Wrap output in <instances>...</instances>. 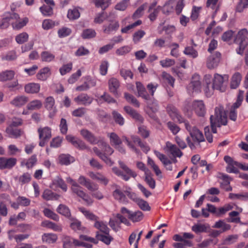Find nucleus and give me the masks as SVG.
I'll return each instance as SVG.
<instances>
[{
    "instance_id": "nucleus-1",
    "label": "nucleus",
    "mask_w": 248,
    "mask_h": 248,
    "mask_svg": "<svg viewBox=\"0 0 248 248\" xmlns=\"http://www.w3.org/2000/svg\"><path fill=\"white\" fill-rule=\"evenodd\" d=\"M211 126L214 133L217 132V127H220L221 125L227 124V117L226 111L222 105H218L215 108V114L210 118Z\"/></svg>"
},
{
    "instance_id": "nucleus-54",
    "label": "nucleus",
    "mask_w": 248,
    "mask_h": 248,
    "mask_svg": "<svg viewBox=\"0 0 248 248\" xmlns=\"http://www.w3.org/2000/svg\"><path fill=\"white\" fill-rule=\"evenodd\" d=\"M120 75L125 80L128 79V78L130 79H132L133 78V74L129 69L121 68L120 70Z\"/></svg>"
},
{
    "instance_id": "nucleus-42",
    "label": "nucleus",
    "mask_w": 248,
    "mask_h": 248,
    "mask_svg": "<svg viewBox=\"0 0 248 248\" xmlns=\"http://www.w3.org/2000/svg\"><path fill=\"white\" fill-rule=\"evenodd\" d=\"M241 80V76L239 73L234 74L232 78L230 86L232 89H236Z\"/></svg>"
},
{
    "instance_id": "nucleus-52",
    "label": "nucleus",
    "mask_w": 248,
    "mask_h": 248,
    "mask_svg": "<svg viewBox=\"0 0 248 248\" xmlns=\"http://www.w3.org/2000/svg\"><path fill=\"white\" fill-rule=\"evenodd\" d=\"M112 114L113 118L116 124H119L121 126L124 124V119L121 115V114L115 110L113 111Z\"/></svg>"
},
{
    "instance_id": "nucleus-7",
    "label": "nucleus",
    "mask_w": 248,
    "mask_h": 248,
    "mask_svg": "<svg viewBox=\"0 0 248 248\" xmlns=\"http://www.w3.org/2000/svg\"><path fill=\"white\" fill-rule=\"evenodd\" d=\"M225 78L228 79L227 77H223L218 74H215L212 84L211 85L212 94L214 90H219L221 92L224 91L225 88L224 83Z\"/></svg>"
},
{
    "instance_id": "nucleus-62",
    "label": "nucleus",
    "mask_w": 248,
    "mask_h": 248,
    "mask_svg": "<svg viewBox=\"0 0 248 248\" xmlns=\"http://www.w3.org/2000/svg\"><path fill=\"white\" fill-rule=\"evenodd\" d=\"M108 17L107 14L104 12L96 15L94 19V22L97 24H101L103 23Z\"/></svg>"
},
{
    "instance_id": "nucleus-15",
    "label": "nucleus",
    "mask_w": 248,
    "mask_h": 248,
    "mask_svg": "<svg viewBox=\"0 0 248 248\" xmlns=\"http://www.w3.org/2000/svg\"><path fill=\"white\" fill-rule=\"evenodd\" d=\"M44 106L45 108L49 111V117H53L57 112L54 98L52 96L46 97L44 102Z\"/></svg>"
},
{
    "instance_id": "nucleus-63",
    "label": "nucleus",
    "mask_w": 248,
    "mask_h": 248,
    "mask_svg": "<svg viewBox=\"0 0 248 248\" xmlns=\"http://www.w3.org/2000/svg\"><path fill=\"white\" fill-rule=\"evenodd\" d=\"M162 77L164 82L168 83L171 86L173 87L174 79L172 77L167 73L163 72L162 74Z\"/></svg>"
},
{
    "instance_id": "nucleus-46",
    "label": "nucleus",
    "mask_w": 248,
    "mask_h": 248,
    "mask_svg": "<svg viewBox=\"0 0 248 248\" xmlns=\"http://www.w3.org/2000/svg\"><path fill=\"white\" fill-rule=\"evenodd\" d=\"M41 60L43 62H50L52 61L55 56L49 51H43L41 54Z\"/></svg>"
},
{
    "instance_id": "nucleus-10",
    "label": "nucleus",
    "mask_w": 248,
    "mask_h": 248,
    "mask_svg": "<svg viewBox=\"0 0 248 248\" xmlns=\"http://www.w3.org/2000/svg\"><path fill=\"white\" fill-rule=\"evenodd\" d=\"M201 88L202 86L200 76L198 75H193L191 81L187 87V90L189 93H198L201 91Z\"/></svg>"
},
{
    "instance_id": "nucleus-50",
    "label": "nucleus",
    "mask_w": 248,
    "mask_h": 248,
    "mask_svg": "<svg viewBox=\"0 0 248 248\" xmlns=\"http://www.w3.org/2000/svg\"><path fill=\"white\" fill-rule=\"evenodd\" d=\"M57 211L59 214L67 217H69L71 215L70 210L68 207L63 204H60L58 207Z\"/></svg>"
},
{
    "instance_id": "nucleus-56",
    "label": "nucleus",
    "mask_w": 248,
    "mask_h": 248,
    "mask_svg": "<svg viewBox=\"0 0 248 248\" xmlns=\"http://www.w3.org/2000/svg\"><path fill=\"white\" fill-rule=\"evenodd\" d=\"M136 203L139 207L143 211H150L151 207L149 205L148 202L142 199H139L136 200Z\"/></svg>"
},
{
    "instance_id": "nucleus-60",
    "label": "nucleus",
    "mask_w": 248,
    "mask_h": 248,
    "mask_svg": "<svg viewBox=\"0 0 248 248\" xmlns=\"http://www.w3.org/2000/svg\"><path fill=\"white\" fill-rule=\"evenodd\" d=\"M43 213L46 217L50 218L55 221H58L59 219L58 216L48 208L44 209Z\"/></svg>"
},
{
    "instance_id": "nucleus-58",
    "label": "nucleus",
    "mask_w": 248,
    "mask_h": 248,
    "mask_svg": "<svg viewBox=\"0 0 248 248\" xmlns=\"http://www.w3.org/2000/svg\"><path fill=\"white\" fill-rule=\"evenodd\" d=\"M96 32L93 29H86L83 31L82 37L84 39H89L95 37Z\"/></svg>"
},
{
    "instance_id": "nucleus-30",
    "label": "nucleus",
    "mask_w": 248,
    "mask_h": 248,
    "mask_svg": "<svg viewBox=\"0 0 248 248\" xmlns=\"http://www.w3.org/2000/svg\"><path fill=\"white\" fill-rule=\"evenodd\" d=\"M136 87L139 96H141L145 100H149L150 96L147 93L143 85L140 82H136Z\"/></svg>"
},
{
    "instance_id": "nucleus-20",
    "label": "nucleus",
    "mask_w": 248,
    "mask_h": 248,
    "mask_svg": "<svg viewBox=\"0 0 248 248\" xmlns=\"http://www.w3.org/2000/svg\"><path fill=\"white\" fill-rule=\"evenodd\" d=\"M93 100V98L86 93H81L74 98V101L78 104L84 106L91 104Z\"/></svg>"
},
{
    "instance_id": "nucleus-6",
    "label": "nucleus",
    "mask_w": 248,
    "mask_h": 248,
    "mask_svg": "<svg viewBox=\"0 0 248 248\" xmlns=\"http://www.w3.org/2000/svg\"><path fill=\"white\" fill-rule=\"evenodd\" d=\"M221 60V54L218 51L211 53L206 59V64L208 69L212 70L218 66Z\"/></svg>"
},
{
    "instance_id": "nucleus-64",
    "label": "nucleus",
    "mask_w": 248,
    "mask_h": 248,
    "mask_svg": "<svg viewBox=\"0 0 248 248\" xmlns=\"http://www.w3.org/2000/svg\"><path fill=\"white\" fill-rule=\"evenodd\" d=\"M248 7V0H240L236 10L238 12H241L243 10Z\"/></svg>"
},
{
    "instance_id": "nucleus-61",
    "label": "nucleus",
    "mask_w": 248,
    "mask_h": 248,
    "mask_svg": "<svg viewBox=\"0 0 248 248\" xmlns=\"http://www.w3.org/2000/svg\"><path fill=\"white\" fill-rule=\"evenodd\" d=\"M145 32L143 30H138L133 35V41L135 43L140 42V40L145 35Z\"/></svg>"
},
{
    "instance_id": "nucleus-44",
    "label": "nucleus",
    "mask_w": 248,
    "mask_h": 248,
    "mask_svg": "<svg viewBox=\"0 0 248 248\" xmlns=\"http://www.w3.org/2000/svg\"><path fill=\"white\" fill-rule=\"evenodd\" d=\"M79 210L83 213L87 218L92 221H94L95 222L98 220V217L90 211H88L83 207L79 208Z\"/></svg>"
},
{
    "instance_id": "nucleus-16",
    "label": "nucleus",
    "mask_w": 248,
    "mask_h": 248,
    "mask_svg": "<svg viewBox=\"0 0 248 248\" xmlns=\"http://www.w3.org/2000/svg\"><path fill=\"white\" fill-rule=\"evenodd\" d=\"M17 159L16 158L5 157H0V169H11L16 164Z\"/></svg>"
},
{
    "instance_id": "nucleus-35",
    "label": "nucleus",
    "mask_w": 248,
    "mask_h": 248,
    "mask_svg": "<svg viewBox=\"0 0 248 248\" xmlns=\"http://www.w3.org/2000/svg\"><path fill=\"white\" fill-rule=\"evenodd\" d=\"M109 138L110 143L113 146L116 147L120 145L122 143V140L119 136L115 133H111L108 134Z\"/></svg>"
},
{
    "instance_id": "nucleus-36",
    "label": "nucleus",
    "mask_w": 248,
    "mask_h": 248,
    "mask_svg": "<svg viewBox=\"0 0 248 248\" xmlns=\"http://www.w3.org/2000/svg\"><path fill=\"white\" fill-rule=\"evenodd\" d=\"M62 241L63 248H70L73 245L76 246V243L75 241H78V240L66 235L63 236Z\"/></svg>"
},
{
    "instance_id": "nucleus-14",
    "label": "nucleus",
    "mask_w": 248,
    "mask_h": 248,
    "mask_svg": "<svg viewBox=\"0 0 248 248\" xmlns=\"http://www.w3.org/2000/svg\"><path fill=\"white\" fill-rule=\"evenodd\" d=\"M192 109L196 114L200 117H203L206 113L205 105L202 100H195L192 104Z\"/></svg>"
},
{
    "instance_id": "nucleus-48",
    "label": "nucleus",
    "mask_w": 248,
    "mask_h": 248,
    "mask_svg": "<svg viewBox=\"0 0 248 248\" xmlns=\"http://www.w3.org/2000/svg\"><path fill=\"white\" fill-rule=\"evenodd\" d=\"M229 198L232 200L237 199L241 201H248V192L241 194L230 193Z\"/></svg>"
},
{
    "instance_id": "nucleus-59",
    "label": "nucleus",
    "mask_w": 248,
    "mask_h": 248,
    "mask_svg": "<svg viewBox=\"0 0 248 248\" xmlns=\"http://www.w3.org/2000/svg\"><path fill=\"white\" fill-rule=\"evenodd\" d=\"M29 38V35L26 32H22L16 37V42L19 44L27 42Z\"/></svg>"
},
{
    "instance_id": "nucleus-21",
    "label": "nucleus",
    "mask_w": 248,
    "mask_h": 248,
    "mask_svg": "<svg viewBox=\"0 0 248 248\" xmlns=\"http://www.w3.org/2000/svg\"><path fill=\"white\" fill-rule=\"evenodd\" d=\"M80 134L88 142L92 144H98L100 139H98L89 130L83 129L80 130Z\"/></svg>"
},
{
    "instance_id": "nucleus-45",
    "label": "nucleus",
    "mask_w": 248,
    "mask_h": 248,
    "mask_svg": "<svg viewBox=\"0 0 248 248\" xmlns=\"http://www.w3.org/2000/svg\"><path fill=\"white\" fill-rule=\"evenodd\" d=\"M124 97L126 100L129 103L132 104L135 107L139 108L140 107V103L137 100V99L132 95L127 93H124Z\"/></svg>"
},
{
    "instance_id": "nucleus-57",
    "label": "nucleus",
    "mask_w": 248,
    "mask_h": 248,
    "mask_svg": "<svg viewBox=\"0 0 248 248\" xmlns=\"http://www.w3.org/2000/svg\"><path fill=\"white\" fill-rule=\"evenodd\" d=\"M42 14L46 16H50L53 14L52 6L43 5L40 8Z\"/></svg>"
},
{
    "instance_id": "nucleus-4",
    "label": "nucleus",
    "mask_w": 248,
    "mask_h": 248,
    "mask_svg": "<svg viewBox=\"0 0 248 248\" xmlns=\"http://www.w3.org/2000/svg\"><path fill=\"white\" fill-rule=\"evenodd\" d=\"M248 31L244 28L238 31L235 39V42L239 45V49H237V53L242 55L244 50L248 45Z\"/></svg>"
},
{
    "instance_id": "nucleus-55",
    "label": "nucleus",
    "mask_w": 248,
    "mask_h": 248,
    "mask_svg": "<svg viewBox=\"0 0 248 248\" xmlns=\"http://www.w3.org/2000/svg\"><path fill=\"white\" fill-rule=\"evenodd\" d=\"M155 153L165 167L171 164V162L164 155L157 151H155Z\"/></svg>"
},
{
    "instance_id": "nucleus-43",
    "label": "nucleus",
    "mask_w": 248,
    "mask_h": 248,
    "mask_svg": "<svg viewBox=\"0 0 248 248\" xmlns=\"http://www.w3.org/2000/svg\"><path fill=\"white\" fill-rule=\"evenodd\" d=\"M143 218V214L140 211H137L135 212H132L130 215L129 219L132 221L133 222H139L141 221Z\"/></svg>"
},
{
    "instance_id": "nucleus-12",
    "label": "nucleus",
    "mask_w": 248,
    "mask_h": 248,
    "mask_svg": "<svg viewBox=\"0 0 248 248\" xmlns=\"http://www.w3.org/2000/svg\"><path fill=\"white\" fill-rule=\"evenodd\" d=\"M66 139L76 148L79 150H90L85 143L82 140L71 135H67Z\"/></svg>"
},
{
    "instance_id": "nucleus-37",
    "label": "nucleus",
    "mask_w": 248,
    "mask_h": 248,
    "mask_svg": "<svg viewBox=\"0 0 248 248\" xmlns=\"http://www.w3.org/2000/svg\"><path fill=\"white\" fill-rule=\"evenodd\" d=\"M15 72L12 70H7L0 73V81H6L13 79Z\"/></svg>"
},
{
    "instance_id": "nucleus-31",
    "label": "nucleus",
    "mask_w": 248,
    "mask_h": 248,
    "mask_svg": "<svg viewBox=\"0 0 248 248\" xmlns=\"http://www.w3.org/2000/svg\"><path fill=\"white\" fill-rule=\"evenodd\" d=\"M41 226L44 227L51 229L57 232H61L62 231V227L61 225L56 224L48 220H45L43 221L41 223Z\"/></svg>"
},
{
    "instance_id": "nucleus-22",
    "label": "nucleus",
    "mask_w": 248,
    "mask_h": 248,
    "mask_svg": "<svg viewBox=\"0 0 248 248\" xmlns=\"http://www.w3.org/2000/svg\"><path fill=\"white\" fill-rule=\"evenodd\" d=\"M125 111L136 121L140 123H142L144 121L143 118L135 110L129 106H125L124 108Z\"/></svg>"
},
{
    "instance_id": "nucleus-34",
    "label": "nucleus",
    "mask_w": 248,
    "mask_h": 248,
    "mask_svg": "<svg viewBox=\"0 0 248 248\" xmlns=\"http://www.w3.org/2000/svg\"><path fill=\"white\" fill-rule=\"evenodd\" d=\"M58 239V237L56 234L54 233H44L42 236V240L43 242L52 244L56 242Z\"/></svg>"
},
{
    "instance_id": "nucleus-33",
    "label": "nucleus",
    "mask_w": 248,
    "mask_h": 248,
    "mask_svg": "<svg viewBox=\"0 0 248 248\" xmlns=\"http://www.w3.org/2000/svg\"><path fill=\"white\" fill-rule=\"evenodd\" d=\"M239 235L237 234L228 235L222 240V244L224 245H232L237 241Z\"/></svg>"
},
{
    "instance_id": "nucleus-47",
    "label": "nucleus",
    "mask_w": 248,
    "mask_h": 248,
    "mask_svg": "<svg viewBox=\"0 0 248 248\" xmlns=\"http://www.w3.org/2000/svg\"><path fill=\"white\" fill-rule=\"evenodd\" d=\"M144 180L152 189H154L155 187V181L152 177L150 171L146 172Z\"/></svg>"
},
{
    "instance_id": "nucleus-2",
    "label": "nucleus",
    "mask_w": 248,
    "mask_h": 248,
    "mask_svg": "<svg viewBox=\"0 0 248 248\" xmlns=\"http://www.w3.org/2000/svg\"><path fill=\"white\" fill-rule=\"evenodd\" d=\"M186 128L190 133L192 141L189 137H187L186 140L187 144L191 150L195 149L197 147H200V143L204 141V138L202 133L195 126L191 127L187 122H184Z\"/></svg>"
},
{
    "instance_id": "nucleus-24",
    "label": "nucleus",
    "mask_w": 248,
    "mask_h": 248,
    "mask_svg": "<svg viewBox=\"0 0 248 248\" xmlns=\"http://www.w3.org/2000/svg\"><path fill=\"white\" fill-rule=\"evenodd\" d=\"M29 101L28 97L25 95L17 96L11 102V104L16 107H21Z\"/></svg>"
},
{
    "instance_id": "nucleus-41",
    "label": "nucleus",
    "mask_w": 248,
    "mask_h": 248,
    "mask_svg": "<svg viewBox=\"0 0 248 248\" xmlns=\"http://www.w3.org/2000/svg\"><path fill=\"white\" fill-rule=\"evenodd\" d=\"M94 226L104 234H108L109 232V228L102 221H96L94 223Z\"/></svg>"
},
{
    "instance_id": "nucleus-49",
    "label": "nucleus",
    "mask_w": 248,
    "mask_h": 248,
    "mask_svg": "<svg viewBox=\"0 0 248 248\" xmlns=\"http://www.w3.org/2000/svg\"><path fill=\"white\" fill-rule=\"evenodd\" d=\"M31 174L28 172H25L18 177V180L19 183L22 185L29 183L31 180Z\"/></svg>"
},
{
    "instance_id": "nucleus-51",
    "label": "nucleus",
    "mask_w": 248,
    "mask_h": 248,
    "mask_svg": "<svg viewBox=\"0 0 248 248\" xmlns=\"http://www.w3.org/2000/svg\"><path fill=\"white\" fill-rule=\"evenodd\" d=\"M80 13L77 8L69 9L68 11L67 17L70 20H75L79 18Z\"/></svg>"
},
{
    "instance_id": "nucleus-13",
    "label": "nucleus",
    "mask_w": 248,
    "mask_h": 248,
    "mask_svg": "<svg viewBox=\"0 0 248 248\" xmlns=\"http://www.w3.org/2000/svg\"><path fill=\"white\" fill-rule=\"evenodd\" d=\"M78 184L86 187L90 191H95L98 189V186L95 183L92 182L85 176L81 175L78 179Z\"/></svg>"
},
{
    "instance_id": "nucleus-19",
    "label": "nucleus",
    "mask_w": 248,
    "mask_h": 248,
    "mask_svg": "<svg viewBox=\"0 0 248 248\" xmlns=\"http://www.w3.org/2000/svg\"><path fill=\"white\" fill-rule=\"evenodd\" d=\"M113 186L115 188V190L113 192L112 195L115 199L122 203H127V201L126 196L121 190L120 186L116 184L113 185Z\"/></svg>"
},
{
    "instance_id": "nucleus-32",
    "label": "nucleus",
    "mask_w": 248,
    "mask_h": 248,
    "mask_svg": "<svg viewBox=\"0 0 248 248\" xmlns=\"http://www.w3.org/2000/svg\"><path fill=\"white\" fill-rule=\"evenodd\" d=\"M119 27L118 22L114 21L110 23L108 26H103V32L106 34H110L113 31H117Z\"/></svg>"
},
{
    "instance_id": "nucleus-28",
    "label": "nucleus",
    "mask_w": 248,
    "mask_h": 248,
    "mask_svg": "<svg viewBox=\"0 0 248 248\" xmlns=\"http://www.w3.org/2000/svg\"><path fill=\"white\" fill-rule=\"evenodd\" d=\"M213 79L212 76L210 74H206L204 77V82L206 84L204 91L207 95H211L212 92H211V85L212 84Z\"/></svg>"
},
{
    "instance_id": "nucleus-27",
    "label": "nucleus",
    "mask_w": 248,
    "mask_h": 248,
    "mask_svg": "<svg viewBox=\"0 0 248 248\" xmlns=\"http://www.w3.org/2000/svg\"><path fill=\"white\" fill-rule=\"evenodd\" d=\"M24 88L28 93H36L40 91V86L37 83H31L26 85Z\"/></svg>"
},
{
    "instance_id": "nucleus-17",
    "label": "nucleus",
    "mask_w": 248,
    "mask_h": 248,
    "mask_svg": "<svg viewBox=\"0 0 248 248\" xmlns=\"http://www.w3.org/2000/svg\"><path fill=\"white\" fill-rule=\"evenodd\" d=\"M167 111L173 120L180 123L185 122L177 109L173 105H170L168 106Z\"/></svg>"
},
{
    "instance_id": "nucleus-39",
    "label": "nucleus",
    "mask_w": 248,
    "mask_h": 248,
    "mask_svg": "<svg viewBox=\"0 0 248 248\" xmlns=\"http://www.w3.org/2000/svg\"><path fill=\"white\" fill-rule=\"evenodd\" d=\"M209 228V226L208 224L198 223L192 227V230L196 233H198L206 232Z\"/></svg>"
},
{
    "instance_id": "nucleus-53",
    "label": "nucleus",
    "mask_w": 248,
    "mask_h": 248,
    "mask_svg": "<svg viewBox=\"0 0 248 248\" xmlns=\"http://www.w3.org/2000/svg\"><path fill=\"white\" fill-rule=\"evenodd\" d=\"M174 0H170L163 7L162 12L165 14H169L173 9Z\"/></svg>"
},
{
    "instance_id": "nucleus-40",
    "label": "nucleus",
    "mask_w": 248,
    "mask_h": 248,
    "mask_svg": "<svg viewBox=\"0 0 248 248\" xmlns=\"http://www.w3.org/2000/svg\"><path fill=\"white\" fill-rule=\"evenodd\" d=\"M105 235L99 234L98 232L96 233V237L99 240H100L107 245H109L111 241L113 240V237L109 234H105Z\"/></svg>"
},
{
    "instance_id": "nucleus-26",
    "label": "nucleus",
    "mask_w": 248,
    "mask_h": 248,
    "mask_svg": "<svg viewBox=\"0 0 248 248\" xmlns=\"http://www.w3.org/2000/svg\"><path fill=\"white\" fill-rule=\"evenodd\" d=\"M51 75L50 69L48 67H46L41 69L36 77L38 79L45 81Z\"/></svg>"
},
{
    "instance_id": "nucleus-25",
    "label": "nucleus",
    "mask_w": 248,
    "mask_h": 248,
    "mask_svg": "<svg viewBox=\"0 0 248 248\" xmlns=\"http://www.w3.org/2000/svg\"><path fill=\"white\" fill-rule=\"evenodd\" d=\"M74 161V158L69 154H62L59 156V162L62 165L67 166Z\"/></svg>"
},
{
    "instance_id": "nucleus-9",
    "label": "nucleus",
    "mask_w": 248,
    "mask_h": 248,
    "mask_svg": "<svg viewBox=\"0 0 248 248\" xmlns=\"http://www.w3.org/2000/svg\"><path fill=\"white\" fill-rule=\"evenodd\" d=\"M244 97V92L242 91H239V93L237 96V101L234 103L232 106L230 113H229V118L230 120L235 121L237 118V114L235 109L239 108L243 100Z\"/></svg>"
},
{
    "instance_id": "nucleus-29",
    "label": "nucleus",
    "mask_w": 248,
    "mask_h": 248,
    "mask_svg": "<svg viewBox=\"0 0 248 248\" xmlns=\"http://www.w3.org/2000/svg\"><path fill=\"white\" fill-rule=\"evenodd\" d=\"M5 131L11 138H17L19 137L21 134V131L20 129L12 125H9L7 127Z\"/></svg>"
},
{
    "instance_id": "nucleus-18",
    "label": "nucleus",
    "mask_w": 248,
    "mask_h": 248,
    "mask_svg": "<svg viewBox=\"0 0 248 248\" xmlns=\"http://www.w3.org/2000/svg\"><path fill=\"white\" fill-rule=\"evenodd\" d=\"M108 89L110 93L115 96H119L118 89L120 86V82L115 78H110L108 81Z\"/></svg>"
},
{
    "instance_id": "nucleus-8",
    "label": "nucleus",
    "mask_w": 248,
    "mask_h": 248,
    "mask_svg": "<svg viewBox=\"0 0 248 248\" xmlns=\"http://www.w3.org/2000/svg\"><path fill=\"white\" fill-rule=\"evenodd\" d=\"M70 189L73 195L81 198L88 204H91L93 203L89 196L84 191L83 188L78 184L71 187Z\"/></svg>"
},
{
    "instance_id": "nucleus-5",
    "label": "nucleus",
    "mask_w": 248,
    "mask_h": 248,
    "mask_svg": "<svg viewBox=\"0 0 248 248\" xmlns=\"http://www.w3.org/2000/svg\"><path fill=\"white\" fill-rule=\"evenodd\" d=\"M120 168L127 174H124L117 167H113L112 169V170L118 176H121L124 180L127 181L129 180L130 177L129 176L135 178L137 174V173L133 171L132 170L129 169L123 162L119 161L118 162Z\"/></svg>"
},
{
    "instance_id": "nucleus-38",
    "label": "nucleus",
    "mask_w": 248,
    "mask_h": 248,
    "mask_svg": "<svg viewBox=\"0 0 248 248\" xmlns=\"http://www.w3.org/2000/svg\"><path fill=\"white\" fill-rule=\"evenodd\" d=\"M42 103L40 100H34L29 103L27 106L28 110H34L40 109L42 107Z\"/></svg>"
},
{
    "instance_id": "nucleus-23",
    "label": "nucleus",
    "mask_w": 248,
    "mask_h": 248,
    "mask_svg": "<svg viewBox=\"0 0 248 248\" xmlns=\"http://www.w3.org/2000/svg\"><path fill=\"white\" fill-rule=\"evenodd\" d=\"M37 131L39 134V139L48 140L51 137V129L47 126L43 128L40 127L38 129Z\"/></svg>"
},
{
    "instance_id": "nucleus-3",
    "label": "nucleus",
    "mask_w": 248,
    "mask_h": 248,
    "mask_svg": "<svg viewBox=\"0 0 248 248\" xmlns=\"http://www.w3.org/2000/svg\"><path fill=\"white\" fill-rule=\"evenodd\" d=\"M98 144L101 148V150L96 147H94L93 148V151L105 163L109 166H112L113 164V162L108 156L111 155L114 152V150L102 139H100Z\"/></svg>"
},
{
    "instance_id": "nucleus-11",
    "label": "nucleus",
    "mask_w": 248,
    "mask_h": 248,
    "mask_svg": "<svg viewBox=\"0 0 248 248\" xmlns=\"http://www.w3.org/2000/svg\"><path fill=\"white\" fill-rule=\"evenodd\" d=\"M165 150L169 155L174 158H180L183 155L182 152L175 144H172L170 141H167L166 143Z\"/></svg>"
}]
</instances>
